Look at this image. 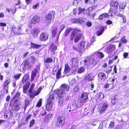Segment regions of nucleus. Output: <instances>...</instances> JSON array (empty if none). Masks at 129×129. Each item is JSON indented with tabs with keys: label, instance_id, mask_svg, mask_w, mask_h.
Segmentation results:
<instances>
[{
	"label": "nucleus",
	"instance_id": "54",
	"mask_svg": "<svg viewBox=\"0 0 129 129\" xmlns=\"http://www.w3.org/2000/svg\"><path fill=\"white\" fill-rule=\"evenodd\" d=\"M75 82V80L74 79H72L71 80L70 82V83L71 85H73Z\"/></svg>",
	"mask_w": 129,
	"mask_h": 129
},
{
	"label": "nucleus",
	"instance_id": "11",
	"mask_svg": "<svg viewBox=\"0 0 129 129\" xmlns=\"http://www.w3.org/2000/svg\"><path fill=\"white\" fill-rule=\"evenodd\" d=\"M115 48V46L111 45L109 46L107 48V52L109 54L111 55Z\"/></svg>",
	"mask_w": 129,
	"mask_h": 129
},
{
	"label": "nucleus",
	"instance_id": "29",
	"mask_svg": "<svg viewBox=\"0 0 129 129\" xmlns=\"http://www.w3.org/2000/svg\"><path fill=\"white\" fill-rule=\"evenodd\" d=\"M82 36V34L81 33H80L77 35L75 38L74 40L75 42V43L78 42L81 38Z\"/></svg>",
	"mask_w": 129,
	"mask_h": 129
},
{
	"label": "nucleus",
	"instance_id": "50",
	"mask_svg": "<svg viewBox=\"0 0 129 129\" xmlns=\"http://www.w3.org/2000/svg\"><path fill=\"white\" fill-rule=\"evenodd\" d=\"M125 6L126 5H123L122 4H119V8L121 9H124L125 8Z\"/></svg>",
	"mask_w": 129,
	"mask_h": 129
},
{
	"label": "nucleus",
	"instance_id": "21",
	"mask_svg": "<svg viewBox=\"0 0 129 129\" xmlns=\"http://www.w3.org/2000/svg\"><path fill=\"white\" fill-rule=\"evenodd\" d=\"M39 32L37 29H34L31 31V34L34 38H36L38 36Z\"/></svg>",
	"mask_w": 129,
	"mask_h": 129
},
{
	"label": "nucleus",
	"instance_id": "22",
	"mask_svg": "<svg viewBox=\"0 0 129 129\" xmlns=\"http://www.w3.org/2000/svg\"><path fill=\"white\" fill-rule=\"evenodd\" d=\"M110 4L112 7L116 8V9H118L119 7V3L117 1H111Z\"/></svg>",
	"mask_w": 129,
	"mask_h": 129
},
{
	"label": "nucleus",
	"instance_id": "59",
	"mask_svg": "<svg viewBox=\"0 0 129 129\" xmlns=\"http://www.w3.org/2000/svg\"><path fill=\"white\" fill-rule=\"evenodd\" d=\"M65 26H63L61 28V30L60 31H59V33L57 35V39H58L59 37V35L60 34V33L61 31L65 27Z\"/></svg>",
	"mask_w": 129,
	"mask_h": 129
},
{
	"label": "nucleus",
	"instance_id": "49",
	"mask_svg": "<svg viewBox=\"0 0 129 129\" xmlns=\"http://www.w3.org/2000/svg\"><path fill=\"white\" fill-rule=\"evenodd\" d=\"M46 114V112L45 110L43 109H42L40 113V114L42 115L43 116Z\"/></svg>",
	"mask_w": 129,
	"mask_h": 129
},
{
	"label": "nucleus",
	"instance_id": "53",
	"mask_svg": "<svg viewBox=\"0 0 129 129\" xmlns=\"http://www.w3.org/2000/svg\"><path fill=\"white\" fill-rule=\"evenodd\" d=\"M79 88L78 86L75 87L73 89V91L74 92H76L78 91L79 90Z\"/></svg>",
	"mask_w": 129,
	"mask_h": 129
},
{
	"label": "nucleus",
	"instance_id": "23",
	"mask_svg": "<svg viewBox=\"0 0 129 129\" xmlns=\"http://www.w3.org/2000/svg\"><path fill=\"white\" fill-rule=\"evenodd\" d=\"M105 27L104 26H102L100 27V30H98L96 32V34L98 36L101 35L104 31Z\"/></svg>",
	"mask_w": 129,
	"mask_h": 129
},
{
	"label": "nucleus",
	"instance_id": "5",
	"mask_svg": "<svg viewBox=\"0 0 129 129\" xmlns=\"http://www.w3.org/2000/svg\"><path fill=\"white\" fill-rule=\"evenodd\" d=\"M21 27L19 26L18 27H16L15 26L13 25L11 27V31H13L15 34L16 35H22L21 33Z\"/></svg>",
	"mask_w": 129,
	"mask_h": 129
},
{
	"label": "nucleus",
	"instance_id": "36",
	"mask_svg": "<svg viewBox=\"0 0 129 129\" xmlns=\"http://www.w3.org/2000/svg\"><path fill=\"white\" fill-rule=\"evenodd\" d=\"M85 70V68L83 67H81L78 70V73L79 74L81 73L84 72Z\"/></svg>",
	"mask_w": 129,
	"mask_h": 129
},
{
	"label": "nucleus",
	"instance_id": "33",
	"mask_svg": "<svg viewBox=\"0 0 129 129\" xmlns=\"http://www.w3.org/2000/svg\"><path fill=\"white\" fill-rule=\"evenodd\" d=\"M108 106V104L107 103L104 104L101 108V110L102 112L104 111L107 109Z\"/></svg>",
	"mask_w": 129,
	"mask_h": 129
},
{
	"label": "nucleus",
	"instance_id": "14",
	"mask_svg": "<svg viewBox=\"0 0 129 129\" xmlns=\"http://www.w3.org/2000/svg\"><path fill=\"white\" fill-rule=\"evenodd\" d=\"M60 88L62 89L63 91L67 93L69 90L70 87L68 85L63 84L61 86Z\"/></svg>",
	"mask_w": 129,
	"mask_h": 129
},
{
	"label": "nucleus",
	"instance_id": "40",
	"mask_svg": "<svg viewBox=\"0 0 129 129\" xmlns=\"http://www.w3.org/2000/svg\"><path fill=\"white\" fill-rule=\"evenodd\" d=\"M58 105L59 106L64 105V101L62 99H60L58 102Z\"/></svg>",
	"mask_w": 129,
	"mask_h": 129
},
{
	"label": "nucleus",
	"instance_id": "18",
	"mask_svg": "<svg viewBox=\"0 0 129 129\" xmlns=\"http://www.w3.org/2000/svg\"><path fill=\"white\" fill-rule=\"evenodd\" d=\"M93 76L91 73H89L84 78V79L87 81H90L93 80Z\"/></svg>",
	"mask_w": 129,
	"mask_h": 129
},
{
	"label": "nucleus",
	"instance_id": "13",
	"mask_svg": "<svg viewBox=\"0 0 129 129\" xmlns=\"http://www.w3.org/2000/svg\"><path fill=\"white\" fill-rule=\"evenodd\" d=\"M81 102H83L88 99V95L85 92H83L81 95Z\"/></svg>",
	"mask_w": 129,
	"mask_h": 129
},
{
	"label": "nucleus",
	"instance_id": "42",
	"mask_svg": "<svg viewBox=\"0 0 129 129\" xmlns=\"http://www.w3.org/2000/svg\"><path fill=\"white\" fill-rule=\"evenodd\" d=\"M28 86L27 85H24L23 87V91L24 92L26 93L28 88Z\"/></svg>",
	"mask_w": 129,
	"mask_h": 129
},
{
	"label": "nucleus",
	"instance_id": "47",
	"mask_svg": "<svg viewBox=\"0 0 129 129\" xmlns=\"http://www.w3.org/2000/svg\"><path fill=\"white\" fill-rule=\"evenodd\" d=\"M115 98L114 96H113L111 98V103L113 104H114L115 103Z\"/></svg>",
	"mask_w": 129,
	"mask_h": 129
},
{
	"label": "nucleus",
	"instance_id": "30",
	"mask_svg": "<svg viewBox=\"0 0 129 129\" xmlns=\"http://www.w3.org/2000/svg\"><path fill=\"white\" fill-rule=\"evenodd\" d=\"M19 109V105H16L15 106H13L12 108V111L16 112L18 111Z\"/></svg>",
	"mask_w": 129,
	"mask_h": 129
},
{
	"label": "nucleus",
	"instance_id": "56",
	"mask_svg": "<svg viewBox=\"0 0 129 129\" xmlns=\"http://www.w3.org/2000/svg\"><path fill=\"white\" fill-rule=\"evenodd\" d=\"M112 70V68L110 67L109 68H107L106 70V72L107 73H109Z\"/></svg>",
	"mask_w": 129,
	"mask_h": 129
},
{
	"label": "nucleus",
	"instance_id": "17",
	"mask_svg": "<svg viewBox=\"0 0 129 129\" xmlns=\"http://www.w3.org/2000/svg\"><path fill=\"white\" fill-rule=\"evenodd\" d=\"M51 34L52 36L55 37L57 34V27L54 25L53 26L51 27Z\"/></svg>",
	"mask_w": 129,
	"mask_h": 129
},
{
	"label": "nucleus",
	"instance_id": "31",
	"mask_svg": "<svg viewBox=\"0 0 129 129\" xmlns=\"http://www.w3.org/2000/svg\"><path fill=\"white\" fill-rule=\"evenodd\" d=\"M39 93V92H38L37 91L34 92L29 93V95L31 98H34L35 96L38 94Z\"/></svg>",
	"mask_w": 129,
	"mask_h": 129
},
{
	"label": "nucleus",
	"instance_id": "60",
	"mask_svg": "<svg viewBox=\"0 0 129 129\" xmlns=\"http://www.w3.org/2000/svg\"><path fill=\"white\" fill-rule=\"evenodd\" d=\"M103 17H109V16L108 14L107 13H105L102 14Z\"/></svg>",
	"mask_w": 129,
	"mask_h": 129
},
{
	"label": "nucleus",
	"instance_id": "10",
	"mask_svg": "<svg viewBox=\"0 0 129 129\" xmlns=\"http://www.w3.org/2000/svg\"><path fill=\"white\" fill-rule=\"evenodd\" d=\"M67 92L63 91L62 89L59 88L57 91V94L60 98H62L67 93Z\"/></svg>",
	"mask_w": 129,
	"mask_h": 129
},
{
	"label": "nucleus",
	"instance_id": "12",
	"mask_svg": "<svg viewBox=\"0 0 129 129\" xmlns=\"http://www.w3.org/2000/svg\"><path fill=\"white\" fill-rule=\"evenodd\" d=\"M48 34L46 33H42L40 34V39L41 41H45L47 40L48 37Z\"/></svg>",
	"mask_w": 129,
	"mask_h": 129
},
{
	"label": "nucleus",
	"instance_id": "27",
	"mask_svg": "<svg viewBox=\"0 0 129 129\" xmlns=\"http://www.w3.org/2000/svg\"><path fill=\"white\" fill-rule=\"evenodd\" d=\"M42 46V45L35 44L31 42V47L33 49H38L41 47Z\"/></svg>",
	"mask_w": 129,
	"mask_h": 129
},
{
	"label": "nucleus",
	"instance_id": "61",
	"mask_svg": "<svg viewBox=\"0 0 129 129\" xmlns=\"http://www.w3.org/2000/svg\"><path fill=\"white\" fill-rule=\"evenodd\" d=\"M115 15L116 16L121 17L123 15H122L119 13L118 12H116V13H115Z\"/></svg>",
	"mask_w": 129,
	"mask_h": 129
},
{
	"label": "nucleus",
	"instance_id": "41",
	"mask_svg": "<svg viewBox=\"0 0 129 129\" xmlns=\"http://www.w3.org/2000/svg\"><path fill=\"white\" fill-rule=\"evenodd\" d=\"M10 80L9 79H7L4 82V87H6L7 86L8 84L10 82Z\"/></svg>",
	"mask_w": 129,
	"mask_h": 129
},
{
	"label": "nucleus",
	"instance_id": "8",
	"mask_svg": "<svg viewBox=\"0 0 129 129\" xmlns=\"http://www.w3.org/2000/svg\"><path fill=\"white\" fill-rule=\"evenodd\" d=\"M39 70V66H38L34 70L32 71L31 76V81H33L34 80L35 76L37 75L38 70Z\"/></svg>",
	"mask_w": 129,
	"mask_h": 129
},
{
	"label": "nucleus",
	"instance_id": "28",
	"mask_svg": "<svg viewBox=\"0 0 129 129\" xmlns=\"http://www.w3.org/2000/svg\"><path fill=\"white\" fill-rule=\"evenodd\" d=\"M53 61V59L50 57H47L44 59V63L46 64V63H51Z\"/></svg>",
	"mask_w": 129,
	"mask_h": 129
},
{
	"label": "nucleus",
	"instance_id": "48",
	"mask_svg": "<svg viewBox=\"0 0 129 129\" xmlns=\"http://www.w3.org/2000/svg\"><path fill=\"white\" fill-rule=\"evenodd\" d=\"M42 104V99H40L37 105V106L38 107H40Z\"/></svg>",
	"mask_w": 129,
	"mask_h": 129
},
{
	"label": "nucleus",
	"instance_id": "51",
	"mask_svg": "<svg viewBox=\"0 0 129 129\" xmlns=\"http://www.w3.org/2000/svg\"><path fill=\"white\" fill-rule=\"evenodd\" d=\"M85 10V9L81 8L80 7H79V12L78 13V14L79 15L82 12L84 11Z\"/></svg>",
	"mask_w": 129,
	"mask_h": 129
},
{
	"label": "nucleus",
	"instance_id": "6",
	"mask_svg": "<svg viewBox=\"0 0 129 129\" xmlns=\"http://www.w3.org/2000/svg\"><path fill=\"white\" fill-rule=\"evenodd\" d=\"M54 15H52V14L50 13H49L46 15L45 19L46 23L47 24L50 23L52 21V19L54 17Z\"/></svg>",
	"mask_w": 129,
	"mask_h": 129
},
{
	"label": "nucleus",
	"instance_id": "35",
	"mask_svg": "<svg viewBox=\"0 0 129 129\" xmlns=\"http://www.w3.org/2000/svg\"><path fill=\"white\" fill-rule=\"evenodd\" d=\"M29 75L28 73L25 74L23 78V80L24 81L27 80L29 79Z\"/></svg>",
	"mask_w": 129,
	"mask_h": 129
},
{
	"label": "nucleus",
	"instance_id": "62",
	"mask_svg": "<svg viewBox=\"0 0 129 129\" xmlns=\"http://www.w3.org/2000/svg\"><path fill=\"white\" fill-rule=\"evenodd\" d=\"M128 55V53H123V56L124 58H126Z\"/></svg>",
	"mask_w": 129,
	"mask_h": 129
},
{
	"label": "nucleus",
	"instance_id": "38",
	"mask_svg": "<svg viewBox=\"0 0 129 129\" xmlns=\"http://www.w3.org/2000/svg\"><path fill=\"white\" fill-rule=\"evenodd\" d=\"M72 30L71 28H70L67 29L65 32L64 36H67L69 33Z\"/></svg>",
	"mask_w": 129,
	"mask_h": 129
},
{
	"label": "nucleus",
	"instance_id": "52",
	"mask_svg": "<svg viewBox=\"0 0 129 129\" xmlns=\"http://www.w3.org/2000/svg\"><path fill=\"white\" fill-rule=\"evenodd\" d=\"M73 49H74L75 50L80 52L79 48L78 47V48H77L75 45H74L73 46Z\"/></svg>",
	"mask_w": 129,
	"mask_h": 129
},
{
	"label": "nucleus",
	"instance_id": "45",
	"mask_svg": "<svg viewBox=\"0 0 129 129\" xmlns=\"http://www.w3.org/2000/svg\"><path fill=\"white\" fill-rule=\"evenodd\" d=\"M35 120L34 119L30 121L29 126V127H31L33 126V125L35 123Z\"/></svg>",
	"mask_w": 129,
	"mask_h": 129
},
{
	"label": "nucleus",
	"instance_id": "55",
	"mask_svg": "<svg viewBox=\"0 0 129 129\" xmlns=\"http://www.w3.org/2000/svg\"><path fill=\"white\" fill-rule=\"evenodd\" d=\"M92 25V23L88 21L86 23V25L88 27L91 26Z\"/></svg>",
	"mask_w": 129,
	"mask_h": 129
},
{
	"label": "nucleus",
	"instance_id": "63",
	"mask_svg": "<svg viewBox=\"0 0 129 129\" xmlns=\"http://www.w3.org/2000/svg\"><path fill=\"white\" fill-rule=\"evenodd\" d=\"M121 17L122 18V19L123 20V22L124 23H125L126 22V19H125V16H124L123 15Z\"/></svg>",
	"mask_w": 129,
	"mask_h": 129
},
{
	"label": "nucleus",
	"instance_id": "44",
	"mask_svg": "<svg viewBox=\"0 0 129 129\" xmlns=\"http://www.w3.org/2000/svg\"><path fill=\"white\" fill-rule=\"evenodd\" d=\"M61 73V70L60 69H58L57 72L56 76V78L58 79L59 78V76Z\"/></svg>",
	"mask_w": 129,
	"mask_h": 129
},
{
	"label": "nucleus",
	"instance_id": "25",
	"mask_svg": "<svg viewBox=\"0 0 129 129\" xmlns=\"http://www.w3.org/2000/svg\"><path fill=\"white\" fill-rule=\"evenodd\" d=\"M86 109H87L86 108L84 109V111L86 112L85 113V114H86L87 115L89 116L93 113L94 111L93 108H92L91 110H88L86 111Z\"/></svg>",
	"mask_w": 129,
	"mask_h": 129
},
{
	"label": "nucleus",
	"instance_id": "16",
	"mask_svg": "<svg viewBox=\"0 0 129 129\" xmlns=\"http://www.w3.org/2000/svg\"><path fill=\"white\" fill-rule=\"evenodd\" d=\"M94 56L97 57L100 59H102L104 57V55L103 53L102 52H95L94 53Z\"/></svg>",
	"mask_w": 129,
	"mask_h": 129
},
{
	"label": "nucleus",
	"instance_id": "32",
	"mask_svg": "<svg viewBox=\"0 0 129 129\" xmlns=\"http://www.w3.org/2000/svg\"><path fill=\"white\" fill-rule=\"evenodd\" d=\"M70 70V67L67 64H65V68L64 72L65 74L68 72H69Z\"/></svg>",
	"mask_w": 129,
	"mask_h": 129
},
{
	"label": "nucleus",
	"instance_id": "3",
	"mask_svg": "<svg viewBox=\"0 0 129 129\" xmlns=\"http://www.w3.org/2000/svg\"><path fill=\"white\" fill-rule=\"evenodd\" d=\"M21 66L23 69L22 72L24 73L25 70H28L31 69V65L30 62L27 60H24L22 62Z\"/></svg>",
	"mask_w": 129,
	"mask_h": 129
},
{
	"label": "nucleus",
	"instance_id": "24",
	"mask_svg": "<svg viewBox=\"0 0 129 129\" xmlns=\"http://www.w3.org/2000/svg\"><path fill=\"white\" fill-rule=\"evenodd\" d=\"M52 115L51 114H49L47 115L45 117V119L43 121L44 123H47L48 122V121L50 119Z\"/></svg>",
	"mask_w": 129,
	"mask_h": 129
},
{
	"label": "nucleus",
	"instance_id": "20",
	"mask_svg": "<svg viewBox=\"0 0 129 129\" xmlns=\"http://www.w3.org/2000/svg\"><path fill=\"white\" fill-rule=\"evenodd\" d=\"M98 77L101 79L103 81H105L107 78V77L105 74L103 72H100L98 75Z\"/></svg>",
	"mask_w": 129,
	"mask_h": 129
},
{
	"label": "nucleus",
	"instance_id": "46",
	"mask_svg": "<svg viewBox=\"0 0 129 129\" xmlns=\"http://www.w3.org/2000/svg\"><path fill=\"white\" fill-rule=\"evenodd\" d=\"M21 76V74H19L17 75L16 74L14 76V78L16 80H18L19 78Z\"/></svg>",
	"mask_w": 129,
	"mask_h": 129
},
{
	"label": "nucleus",
	"instance_id": "57",
	"mask_svg": "<svg viewBox=\"0 0 129 129\" xmlns=\"http://www.w3.org/2000/svg\"><path fill=\"white\" fill-rule=\"evenodd\" d=\"M20 96V93L19 92H17L16 93V95L14 97V98L18 99Z\"/></svg>",
	"mask_w": 129,
	"mask_h": 129
},
{
	"label": "nucleus",
	"instance_id": "43",
	"mask_svg": "<svg viewBox=\"0 0 129 129\" xmlns=\"http://www.w3.org/2000/svg\"><path fill=\"white\" fill-rule=\"evenodd\" d=\"M125 37L124 36H123L121 39V42L123 43H126L127 41V40L125 38Z\"/></svg>",
	"mask_w": 129,
	"mask_h": 129
},
{
	"label": "nucleus",
	"instance_id": "4",
	"mask_svg": "<svg viewBox=\"0 0 129 129\" xmlns=\"http://www.w3.org/2000/svg\"><path fill=\"white\" fill-rule=\"evenodd\" d=\"M64 117L62 115L58 116L55 123L56 125L59 127H62L64 123Z\"/></svg>",
	"mask_w": 129,
	"mask_h": 129
},
{
	"label": "nucleus",
	"instance_id": "9",
	"mask_svg": "<svg viewBox=\"0 0 129 129\" xmlns=\"http://www.w3.org/2000/svg\"><path fill=\"white\" fill-rule=\"evenodd\" d=\"M57 49V46L54 43H52L49 47V51L50 52L51 54H53L56 52Z\"/></svg>",
	"mask_w": 129,
	"mask_h": 129
},
{
	"label": "nucleus",
	"instance_id": "1",
	"mask_svg": "<svg viewBox=\"0 0 129 129\" xmlns=\"http://www.w3.org/2000/svg\"><path fill=\"white\" fill-rule=\"evenodd\" d=\"M54 97L53 94L49 96L47 101V103L46 105V109L48 111H50L52 109V106L54 102Z\"/></svg>",
	"mask_w": 129,
	"mask_h": 129
},
{
	"label": "nucleus",
	"instance_id": "37",
	"mask_svg": "<svg viewBox=\"0 0 129 129\" xmlns=\"http://www.w3.org/2000/svg\"><path fill=\"white\" fill-rule=\"evenodd\" d=\"M104 98V94L102 93H99L98 98L100 100H102Z\"/></svg>",
	"mask_w": 129,
	"mask_h": 129
},
{
	"label": "nucleus",
	"instance_id": "19",
	"mask_svg": "<svg viewBox=\"0 0 129 129\" xmlns=\"http://www.w3.org/2000/svg\"><path fill=\"white\" fill-rule=\"evenodd\" d=\"M40 20V17L35 15L34 16L32 19V21L33 23H35L39 22Z\"/></svg>",
	"mask_w": 129,
	"mask_h": 129
},
{
	"label": "nucleus",
	"instance_id": "34",
	"mask_svg": "<svg viewBox=\"0 0 129 129\" xmlns=\"http://www.w3.org/2000/svg\"><path fill=\"white\" fill-rule=\"evenodd\" d=\"M7 11L9 13H11L14 14L16 11V9H14V10H13L12 9H10L9 8H7L6 9Z\"/></svg>",
	"mask_w": 129,
	"mask_h": 129
},
{
	"label": "nucleus",
	"instance_id": "15",
	"mask_svg": "<svg viewBox=\"0 0 129 129\" xmlns=\"http://www.w3.org/2000/svg\"><path fill=\"white\" fill-rule=\"evenodd\" d=\"M80 31V30L77 29H74L72 32L71 34L70 37V39L71 40H73L76 35L79 33Z\"/></svg>",
	"mask_w": 129,
	"mask_h": 129
},
{
	"label": "nucleus",
	"instance_id": "58",
	"mask_svg": "<svg viewBox=\"0 0 129 129\" xmlns=\"http://www.w3.org/2000/svg\"><path fill=\"white\" fill-rule=\"evenodd\" d=\"M114 125V122L113 121L111 122L109 125V127L111 128L113 127Z\"/></svg>",
	"mask_w": 129,
	"mask_h": 129
},
{
	"label": "nucleus",
	"instance_id": "39",
	"mask_svg": "<svg viewBox=\"0 0 129 129\" xmlns=\"http://www.w3.org/2000/svg\"><path fill=\"white\" fill-rule=\"evenodd\" d=\"M72 108V112L71 113V114H72L76 112V111L77 109V108L76 107V106H73Z\"/></svg>",
	"mask_w": 129,
	"mask_h": 129
},
{
	"label": "nucleus",
	"instance_id": "2",
	"mask_svg": "<svg viewBox=\"0 0 129 129\" xmlns=\"http://www.w3.org/2000/svg\"><path fill=\"white\" fill-rule=\"evenodd\" d=\"M85 64L88 66L91 65H95L98 62V60L97 58H91L90 57L88 58L87 59L84 60Z\"/></svg>",
	"mask_w": 129,
	"mask_h": 129
},
{
	"label": "nucleus",
	"instance_id": "64",
	"mask_svg": "<svg viewBox=\"0 0 129 129\" xmlns=\"http://www.w3.org/2000/svg\"><path fill=\"white\" fill-rule=\"evenodd\" d=\"M106 23L107 24H111L112 23V22L111 20H108L106 21Z\"/></svg>",
	"mask_w": 129,
	"mask_h": 129
},
{
	"label": "nucleus",
	"instance_id": "7",
	"mask_svg": "<svg viewBox=\"0 0 129 129\" xmlns=\"http://www.w3.org/2000/svg\"><path fill=\"white\" fill-rule=\"evenodd\" d=\"M87 43L84 41L80 42L78 45V47L79 48L80 52L84 51V50L86 48Z\"/></svg>",
	"mask_w": 129,
	"mask_h": 129
},
{
	"label": "nucleus",
	"instance_id": "26",
	"mask_svg": "<svg viewBox=\"0 0 129 129\" xmlns=\"http://www.w3.org/2000/svg\"><path fill=\"white\" fill-rule=\"evenodd\" d=\"M70 63L73 66H77V60L75 58H72L70 59Z\"/></svg>",
	"mask_w": 129,
	"mask_h": 129
}]
</instances>
